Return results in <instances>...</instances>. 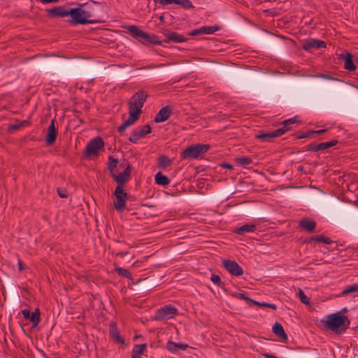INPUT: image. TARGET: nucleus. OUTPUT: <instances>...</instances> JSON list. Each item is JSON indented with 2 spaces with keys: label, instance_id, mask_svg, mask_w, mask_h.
I'll list each match as a JSON object with an SVG mask.
<instances>
[{
  "label": "nucleus",
  "instance_id": "nucleus-1",
  "mask_svg": "<svg viewBox=\"0 0 358 358\" xmlns=\"http://www.w3.org/2000/svg\"><path fill=\"white\" fill-rule=\"evenodd\" d=\"M321 323L324 329L331 330L339 335L350 327V320L348 317L341 315V312H336L327 315L321 320Z\"/></svg>",
  "mask_w": 358,
  "mask_h": 358
},
{
  "label": "nucleus",
  "instance_id": "nucleus-2",
  "mask_svg": "<svg viewBox=\"0 0 358 358\" xmlns=\"http://www.w3.org/2000/svg\"><path fill=\"white\" fill-rule=\"evenodd\" d=\"M147 98L148 93L144 90L134 93L129 102V110L140 115Z\"/></svg>",
  "mask_w": 358,
  "mask_h": 358
},
{
  "label": "nucleus",
  "instance_id": "nucleus-3",
  "mask_svg": "<svg viewBox=\"0 0 358 358\" xmlns=\"http://www.w3.org/2000/svg\"><path fill=\"white\" fill-rule=\"evenodd\" d=\"M210 148L208 144H196L187 147L180 154L182 159H196Z\"/></svg>",
  "mask_w": 358,
  "mask_h": 358
},
{
  "label": "nucleus",
  "instance_id": "nucleus-4",
  "mask_svg": "<svg viewBox=\"0 0 358 358\" xmlns=\"http://www.w3.org/2000/svg\"><path fill=\"white\" fill-rule=\"evenodd\" d=\"M104 141L100 136H96L91 139L86 145L85 150V157L91 158L97 157L100 151L103 150Z\"/></svg>",
  "mask_w": 358,
  "mask_h": 358
},
{
  "label": "nucleus",
  "instance_id": "nucleus-5",
  "mask_svg": "<svg viewBox=\"0 0 358 358\" xmlns=\"http://www.w3.org/2000/svg\"><path fill=\"white\" fill-rule=\"evenodd\" d=\"M128 32L134 37L143 40L145 43L152 44H160L156 36H150L143 30L140 29L137 26L130 25L127 27Z\"/></svg>",
  "mask_w": 358,
  "mask_h": 358
},
{
  "label": "nucleus",
  "instance_id": "nucleus-6",
  "mask_svg": "<svg viewBox=\"0 0 358 358\" xmlns=\"http://www.w3.org/2000/svg\"><path fill=\"white\" fill-rule=\"evenodd\" d=\"M178 314V310L176 307L171 305H166L157 310L155 320H166L173 318Z\"/></svg>",
  "mask_w": 358,
  "mask_h": 358
},
{
  "label": "nucleus",
  "instance_id": "nucleus-7",
  "mask_svg": "<svg viewBox=\"0 0 358 358\" xmlns=\"http://www.w3.org/2000/svg\"><path fill=\"white\" fill-rule=\"evenodd\" d=\"M69 15L71 19L69 22L72 25L94 24L97 20H85L80 13V7L69 9Z\"/></svg>",
  "mask_w": 358,
  "mask_h": 358
},
{
  "label": "nucleus",
  "instance_id": "nucleus-8",
  "mask_svg": "<svg viewBox=\"0 0 358 358\" xmlns=\"http://www.w3.org/2000/svg\"><path fill=\"white\" fill-rule=\"evenodd\" d=\"M113 195L116 199L113 204L114 208L119 212L122 211L126 206L129 194L124 190L123 187H116Z\"/></svg>",
  "mask_w": 358,
  "mask_h": 358
},
{
  "label": "nucleus",
  "instance_id": "nucleus-9",
  "mask_svg": "<svg viewBox=\"0 0 358 358\" xmlns=\"http://www.w3.org/2000/svg\"><path fill=\"white\" fill-rule=\"evenodd\" d=\"M132 171V166L129 164L125 169L119 174L113 173L111 177L117 183V187H124L131 178V173Z\"/></svg>",
  "mask_w": 358,
  "mask_h": 358
},
{
  "label": "nucleus",
  "instance_id": "nucleus-10",
  "mask_svg": "<svg viewBox=\"0 0 358 358\" xmlns=\"http://www.w3.org/2000/svg\"><path fill=\"white\" fill-rule=\"evenodd\" d=\"M222 264L224 268L231 275L240 276L243 274V270L241 266L235 261L224 259Z\"/></svg>",
  "mask_w": 358,
  "mask_h": 358
},
{
  "label": "nucleus",
  "instance_id": "nucleus-11",
  "mask_svg": "<svg viewBox=\"0 0 358 358\" xmlns=\"http://www.w3.org/2000/svg\"><path fill=\"white\" fill-rule=\"evenodd\" d=\"M151 132V127L149 124H146L142 127H138L134 129L130 137L129 138V141L131 143H136L140 138H143L146 134H148Z\"/></svg>",
  "mask_w": 358,
  "mask_h": 358
},
{
  "label": "nucleus",
  "instance_id": "nucleus-12",
  "mask_svg": "<svg viewBox=\"0 0 358 358\" xmlns=\"http://www.w3.org/2000/svg\"><path fill=\"white\" fill-rule=\"evenodd\" d=\"M326 48V43L323 41L310 38L306 41L303 44V48L309 52Z\"/></svg>",
  "mask_w": 358,
  "mask_h": 358
},
{
  "label": "nucleus",
  "instance_id": "nucleus-13",
  "mask_svg": "<svg viewBox=\"0 0 358 358\" xmlns=\"http://www.w3.org/2000/svg\"><path fill=\"white\" fill-rule=\"evenodd\" d=\"M285 134V130L282 129H278L275 131L266 132V133H259L256 135V138L259 139L262 142H270L273 138L280 136Z\"/></svg>",
  "mask_w": 358,
  "mask_h": 358
},
{
  "label": "nucleus",
  "instance_id": "nucleus-14",
  "mask_svg": "<svg viewBox=\"0 0 358 358\" xmlns=\"http://www.w3.org/2000/svg\"><path fill=\"white\" fill-rule=\"evenodd\" d=\"M164 35L166 38L164 40L165 43L173 42V43H182L185 42L188 38L182 34H180L176 31H171L166 30L164 32Z\"/></svg>",
  "mask_w": 358,
  "mask_h": 358
},
{
  "label": "nucleus",
  "instance_id": "nucleus-15",
  "mask_svg": "<svg viewBox=\"0 0 358 358\" xmlns=\"http://www.w3.org/2000/svg\"><path fill=\"white\" fill-rule=\"evenodd\" d=\"M22 314L25 320L31 321L33 327H36L39 324L41 317L40 310L38 308H36L31 314L28 309H23L22 310Z\"/></svg>",
  "mask_w": 358,
  "mask_h": 358
},
{
  "label": "nucleus",
  "instance_id": "nucleus-16",
  "mask_svg": "<svg viewBox=\"0 0 358 358\" xmlns=\"http://www.w3.org/2000/svg\"><path fill=\"white\" fill-rule=\"evenodd\" d=\"M46 11L50 17H64L69 16V9H64L61 6H55L52 8L48 9Z\"/></svg>",
  "mask_w": 358,
  "mask_h": 358
},
{
  "label": "nucleus",
  "instance_id": "nucleus-17",
  "mask_svg": "<svg viewBox=\"0 0 358 358\" xmlns=\"http://www.w3.org/2000/svg\"><path fill=\"white\" fill-rule=\"evenodd\" d=\"M129 117L121 125L117 127V131L122 133L126 129L132 124L139 118L140 115L132 111L129 110Z\"/></svg>",
  "mask_w": 358,
  "mask_h": 358
},
{
  "label": "nucleus",
  "instance_id": "nucleus-18",
  "mask_svg": "<svg viewBox=\"0 0 358 358\" xmlns=\"http://www.w3.org/2000/svg\"><path fill=\"white\" fill-rule=\"evenodd\" d=\"M171 114V108L170 106H166L162 107L159 111L156 114L154 121L157 123L163 122L166 121Z\"/></svg>",
  "mask_w": 358,
  "mask_h": 358
},
{
  "label": "nucleus",
  "instance_id": "nucleus-19",
  "mask_svg": "<svg viewBox=\"0 0 358 358\" xmlns=\"http://www.w3.org/2000/svg\"><path fill=\"white\" fill-rule=\"evenodd\" d=\"M57 136V131L55 125V120H52L50 124L48 127V132L45 137V142L47 145H52Z\"/></svg>",
  "mask_w": 358,
  "mask_h": 358
},
{
  "label": "nucleus",
  "instance_id": "nucleus-20",
  "mask_svg": "<svg viewBox=\"0 0 358 358\" xmlns=\"http://www.w3.org/2000/svg\"><path fill=\"white\" fill-rule=\"evenodd\" d=\"M110 336L115 342L119 344H124V338L120 336L117 329V324L115 322H110L109 324Z\"/></svg>",
  "mask_w": 358,
  "mask_h": 358
},
{
  "label": "nucleus",
  "instance_id": "nucleus-21",
  "mask_svg": "<svg viewBox=\"0 0 358 358\" xmlns=\"http://www.w3.org/2000/svg\"><path fill=\"white\" fill-rule=\"evenodd\" d=\"M340 58L344 60V68L349 71H353L356 69V66L353 62L352 55L350 52H346L345 55L341 54Z\"/></svg>",
  "mask_w": 358,
  "mask_h": 358
},
{
  "label": "nucleus",
  "instance_id": "nucleus-22",
  "mask_svg": "<svg viewBox=\"0 0 358 358\" xmlns=\"http://www.w3.org/2000/svg\"><path fill=\"white\" fill-rule=\"evenodd\" d=\"M299 226L306 231L312 233L315 231L316 222L313 220L306 218L299 222Z\"/></svg>",
  "mask_w": 358,
  "mask_h": 358
},
{
  "label": "nucleus",
  "instance_id": "nucleus-23",
  "mask_svg": "<svg viewBox=\"0 0 358 358\" xmlns=\"http://www.w3.org/2000/svg\"><path fill=\"white\" fill-rule=\"evenodd\" d=\"M256 229L257 226L255 224L250 223L236 228L234 232L238 235H244L246 233L254 232Z\"/></svg>",
  "mask_w": 358,
  "mask_h": 358
},
{
  "label": "nucleus",
  "instance_id": "nucleus-24",
  "mask_svg": "<svg viewBox=\"0 0 358 358\" xmlns=\"http://www.w3.org/2000/svg\"><path fill=\"white\" fill-rule=\"evenodd\" d=\"M187 347L188 345L186 344L180 343H177L171 341H169L166 343V348L171 352L175 353L180 350H185Z\"/></svg>",
  "mask_w": 358,
  "mask_h": 358
},
{
  "label": "nucleus",
  "instance_id": "nucleus-25",
  "mask_svg": "<svg viewBox=\"0 0 358 358\" xmlns=\"http://www.w3.org/2000/svg\"><path fill=\"white\" fill-rule=\"evenodd\" d=\"M273 332L282 339H287V335L285 333L283 327L279 322H275L272 328Z\"/></svg>",
  "mask_w": 358,
  "mask_h": 358
},
{
  "label": "nucleus",
  "instance_id": "nucleus-26",
  "mask_svg": "<svg viewBox=\"0 0 358 358\" xmlns=\"http://www.w3.org/2000/svg\"><path fill=\"white\" fill-rule=\"evenodd\" d=\"M155 182L157 185L166 186L170 183V180L167 176L162 174L161 172H158L156 173L155 176Z\"/></svg>",
  "mask_w": 358,
  "mask_h": 358
},
{
  "label": "nucleus",
  "instance_id": "nucleus-27",
  "mask_svg": "<svg viewBox=\"0 0 358 358\" xmlns=\"http://www.w3.org/2000/svg\"><path fill=\"white\" fill-rule=\"evenodd\" d=\"M145 348L146 344L135 345L131 352L132 358H140L139 356L143 353Z\"/></svg>",
  "mask_w": 358,
  "mask_h": 358
},
{
  "label": "nucleus",
  "instance_id": "nucleus-28",
  "mask_svg": "<svg viewBox=\"0 0 358 358\" xmlns=\"http://www.w3.org/2000/svg\"><path fill=\"white\" fill-rule=\"evenodd\" d=\"M311 241L322 242L325 244H331L333 243L329 238L325 237L323 235L313 236L307 241V243H309Z\"/></svg>",
  "mask_w": 358,
  "mask_h": 358
},
{
  "label": "nucleus",
  "instance_id": "nucleus-29",
  "mask_svg": "<svg viewBox=\"0 0 358 358\" xmlns=\"http://www.w3.org/2000/svg\"><path fill=\"white\" fill-rule=\"evenodd\" d=\"M171 163V159L166 155H162L158 158V166L159 168L168 167Z\"/></svg>",
  "mask_w": 358,
  "mask_h": 358
},
{
  "label": "nucleus",
  "instance_id": "nucleus-30",
  "mask_svg": "<svg viewBox=\"0 0 358 358\" xmlns=\"http://www.w3.org/2000/svg\"><path fill=\"white\" fill-rule=\"evenodd\" d=\"M337 143H338L337 140H332L330 141L318 143V145L317 148L319 150V151H323V150L330 148L332 146L336 145Z\"/></svg>",
  "mask_w": 358,
  "mask_h": 358
},
{
  "label": "nucleus",
  "instance_id": "nucleus-31",
  "mask_svg": "<svg viewBox=\"0 0 358 358\" xmlns=\"http://www.w3.org/2000/svg\"><path fill=\"white\" fill-rule=\"evenodd\" d=\"M296 117H294L292 118H289L288 120H285L282 122V127L280 129H282L285 130V133L287 131H289L290 128V125L292 124H294L297 122Z\"/></svg>",
  "mask_w": 358,
  "mask_h": 358
},
{
  "label": "nucleus",
  "instance_id": "nucleus-32",
  "mask_svg": "<svg viewBox=\"0 0 358 358\" xmlns=\"http://www.w3.org/2000/svg\"><path fill=\"white\" fill-rule=\"evenodd\" d=\"M118 161L117 159L114 158L112 156H110L108 157V169L110 173V175L112 176L113 173H115V169L117 167Z\"/></svg>",
  "mask_w": 358,
  "mask_h": 358
},
{
  "label": "nucleus",
  "instance_id": "nucleus-33",
  "mask_svg": "<svg viewBox=\"0 0 358 358\" xmlns=\"http://www.w3.org/2000/svg\"><path fill=\"white\" fill-rule=\"evenodd\" d=\"M220 27L218 25L201 27L203 34H212L220 30Z\"/></svg>",
  "mask_w": 358,
  "mask_h": 358
},
{
  "label": "nucleus",
  "instance_id": "nucleus-34",
  "mask_svg": "<svg viewBox=\"0 0 358 358\" xmlns=\"http://www.w3.org/2000/svg\"><path fill=\"white\" fill-rule=\"evenodd\" d=\"M352 292H358V284L347 286L341 293V296H345Z\"/></svg>",
  "mask_w": 358,
  "mask_h": 358
},
{
  "label": "nucleus",
  "instance_id": "nucleus-35",
  "mask_svg": "<svg viewBox=\"0 0 358 358\" xmlns=\"http://www.w3.org/2000/svg\"><path fill=\"white\" fill-rule=\"evenodd\" d=\"M236 162L239 166H248L252 163V160L249 157H242L236 158Z\"/></svg>",
  "mask_w": 358,
  "mask_h": 358
},
{
  "label": "nucleus",
  "instance_id": "nucleus-36",
  "mask_svg": "<svg viewBox=\"0 0 358 358\" xmlns=\"http://www.w3.org/2000/svg\"><path fill=\"white\" fill-rule=\"evenodd\" d=\"M176 4L181 6L185 9H190L194 7L189 0H176Z\"/></svg>",
  "mask_w": 358,
  "mask_h": 358
},
{
  "label": "nucleus",
  "instance_id": "nucleus-37",
  "mask_svg": "<svg viewBox=\"0 0 358 358\" xmlns=\"http://www.w3.org/2000/svg\"><path fill=\"white\" fill-rule=\"evenodd\" d=\"M299 297L301 303L306 305L310 304V299L306 296L301 289H299Z\"/></svg>",
  "mask_w": 358,
  "mask_h": 358
},
{
  "label": "nucleus",
  "instance_id": "nucleus-38",
  "mask_svg": "<svg viewBox=\"0 0 358 358\" xmlns=\"http://www.w3.org/2000/svg\"><path fill=\"white\" fill-rule=\"evenodd\" d=\"M210 280L217 286L222 287L223 283L221 281L220 276H218L217 275L213 274L210 277Z\"/></svg>",
  "mask_w": 358,
  "mask_h": 358
},
{
  "label": "nucleus",
  "instance_id": "nucleus-39",
  "mask_svg": "<svg viewBox=\"0 0 358 358\" xmlns=\"http://www.w3.org/2000/svg\"><path fill=\"white\" fill-rule=\"evenodd\" d=\"M115 271L117 273V274L120 276L128 277V275H129V273L128 272V271L123 268H120V267L116 268Z\"/></svg>",
  "mask_w": 358,
  "mask_h": 358
},
{
  "label": "nucleus",
  "instance_id": "nucleus-40",
  "mask_svg": "<svg viewBox=\"0 0 358 358\" xmlns=\"http://www.w3.org/2000/svg\"><path fill=\"white\" fill-rule=\"evenodd\" d=\"M155 3H159L162 6H166L172 3H176V0H154Z\"/></svg>",
  "mask_w": 358,
  "mask_h": 358
},
{
  "label": "nucleus",
  "instance_id": "nucleus-41",
  "mask_svg": "<svg viewBox=\"0 0 358 358\" xmlns=\"http://www.w3.org/2000/svg\"><path fill=\"white\" fill-rule=\"evenodd\" d=\"M259 307L261 308H269L272 310H276L277 306L273 303H269L266 302H260Z\"/></svg>",
  "mask_w": 358,
  "mask_h": 358
},
{
  "label": "nucleus",
  "instance_id": "nucleus-42",
  "mask_svg": "<svg viewBox=\"0 0 358 358\" xmlns=\"http://www.w3.org/2000/svg\"><path fill=\"white\" fill-rule=\"evenodd\" d=\"M201 34H203L201 27L199 29H195L188 34V35L191 36H195Z\"/></svg>",
  "mask_w": 358,
  "mask_h": 358
},
{
  "label": "nucleus",
  "instance_id": "nucleus-43",
  "mask_svg": "<svg viewBox=\"0 0 358 358\" xmlns=\"http://www.w3.org/2000/svg\"><path fill=\"white\" fill-rule=\"evenodd\" d=\"M236 297L239 299H242V300H244L247 302L249 301V300H250V298L247 296L244 292H241V293H238L236 294Z\"/></svg>",
  "mask_w": 358,
  "mask_h": 358
},
{
  "label": "nucleus",
  "instance_id": "nucleus-44",
  "mask_svg": "<svg viewBox=\"0 0 358 358\" xmlns=\"http://www.w3.org/2000/svg\"><path fill=\"white\" fill-rule=\"evenodd\" d=\"M57 194L61 198H66L67 197V192L66 189L64 188H58Z\"/></svg>",
  "mask_w": 358,
  "mask_h": 358
},
{
  "label": "nucleus",
  "instance_id": "nucleus-45",
  "mask_svg": "<svg viewBox=\"0 0 358 358\" xmlns=\"http://www.w3.org/2000/svg\"><path fill=\"white\" fill-rule=\"evenodd\" d=\"M317 145H318V143H311L310 144H308L307 145V150H311V151H315V152H317L319 151V150L317 149Z\"/></svg>",
  "mask_w": 358,
  "mask_h": 358
},
{
  "label": "nucleus",
  "instance_id": "nucleus-46",
  "mask_svg": "<svg viewBox=\"0 0 358 358\" xmlns=\"http://www.w3.org/2000/svg\"><path fill=\"white\" fill-rule=\"evenodd\" d=\"M80 13H81V15H83V17L85 20H90L89 18L92 16V14L90 12L85 10L82 9L81 8H80Z\"/></svg>",
  "mask_w": 358,
  "mask_h": 358
},
{
  "label": "nucleus",
  "instance_id": "nucleus-47",
  "mask_svg": "<svg viewBox=\"0 0 358 358\" xmlns=\"http://www.w3.org/2000/svg\"><path fill=\"white\" fill-rule=\"evenodd\" d=\"M312 135V133L310 132V131H308L307 132H305V133H302L301 134H299L297 136V138H299V139H301V138H307V137H309Z\"/></svg>",
  "mask_w": 358,
  "mask_h": 358
},
{
  "label": "nucleus",
  "instance_id": "nucleus-48",
  "mask_svg": "<svg viewBox=\"0 0 358 358\" xmlns=\"http://www.w3.org/2000/svg\"><path fill=\"white\" fill-rule=\"evenodd\" d=\"M327 130V129H320V130H310V132L312 133V134H321L324 133Z\"/></svg>",
  "mask_w": 358,
  "mask_h": 358
},
{
  "label": "nucleus",
  "instance_id": "nucleus-49",
  "mask_svg": "<svg viewBox=\"0 0 358 358\" xmlns=\"http://www.w3.org/2000/svg\"><path fill=\"white\" fill-rule=\"evenodd\" d=\"M221 166L223 167V168H227L228 169H233V166L231 164H229L228 163H223L221 164Z\"/></svg>",
  "mask_w": 358,
  "mask_h": 358
},
{
  "label": "nucleus",
  "instance_id": "nucleus-50",
  "mask_svg": "<svg viewBox=\"0 0 358 358\" xmlns=\"http://www.w3.org/2000/svg\"><path fill=\"white\" fill-rule=\"evenodd\" d=\"M18 264V269H19V271H22L23 270L24 267H23L22 262L20 259L18 260V264Z\"/></svg>",
  "mask_w": 358,
  "mask_h": 358
},
{
  "label": "nucleus",
  "instance_id": "nucleus-51",
  "mask_svg": "<svg viewBox=\"0 0 358 358\" xmlns=\"http://www.w3.org/2000/svg\"><path fill=\"white\" fill-rule=\"evenodd\" d=\"M248 302H251V303H252L253 304H255V305H256V306H259V307L260 302H259V301H255V300H254V299H250V300H249V301H248Z\"/></svg>",
  "mask_w": 358,
  "mask_h": 358
},
{
  "label": "nucleus",
  "instance_id": "nucleus-52",
  "mask_svg": "<svg viewBox=\"0 0 358 358\" xmlns=\"http://www.w3.org/2000/svg\"><path fill=\"white\" fill-rule=\"evenodd\" d=\"M320 77L325 78V79H329V80L333 79L332 77H331V76H329L328 75H325V74H322V75L320 76Z\"/></svg>",
  "mask_w": 358,
  "mask_h": 358
},
{
  "label": "nucleus",
  "instance_id": "nucleus-53",
  "mask_svg": "<svg viewBox=\"0 0 358 358\" xmlns=\"http://www.w3.org/2000/svg\"><path fill=\"white\" fill-rule=\"evenodd\" d=\"M347 311H348V308L346 307H345L340 312H341V314L342 315V313H346Z\"/></svg>",
  "mask_w": 358,
  "mask_h": 358
},
{
  "label": "nucleus",
  "instance_id": "nucleus-54",
  "mask_svg": "<svg viewBox=\"0 0 358 358\" xmlns=\"http://www.w3.org/2000/svg\"><path fill=\"white\" fill-rule=\"evenodd\" d=\"M127 254V252H120V255H121L122 257H124V256H125Z\"/></svg>",
  "mask_w": 358,
  "mask_h": 358
},
{
  "label": "nucleus",
  "instance_id": "nucleus-55",
  "mask_svg": "<svg viewBox=\"0 0 358 358\" xmlns=\"http://www.w3.org/2000/svg\"><path fill=\"white\" fill-rule=\"evenodd\" d=\"M357 76H358V73H357Z\"/></svg>",
  "mask_w": 358,
  "mask_h": 358
}]
</instances>
